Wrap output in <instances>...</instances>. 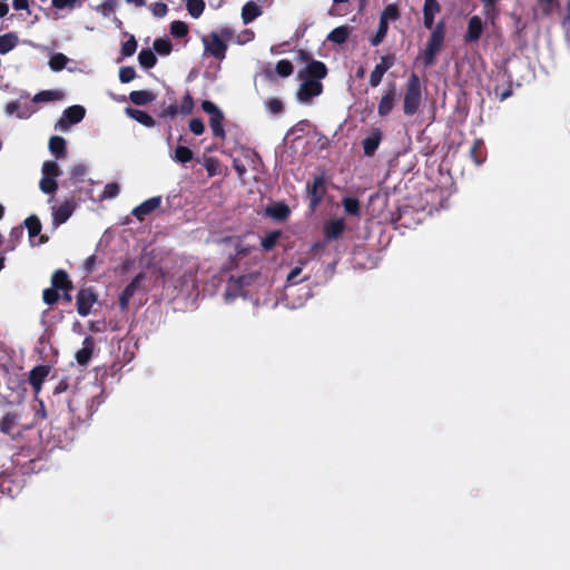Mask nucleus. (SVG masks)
Returning <instances> with one entry per match:
<instances>
[{
    "mask_svg": "<svg viewBox=\"0 0 570 570\" xmlns=\"http://www.w3.org/2000/svg\"><path fill=\"white\" fill-rule=\"evenodd\" d=\"M154 50L159 55H169L171 51V43L166 39H156L154 41Z\"/></svg>",
    "mask_w": 570,
    "mask_h": 570,
    "instance_id": "obj_39",
    "label": "nucleus"
},
{
    "mask_svg": "<svg viewBox=\"0 0 570 570\" xmlns=\"http://www.w3.org/2000/svg\"><path fill=\"white\" fill-rule=\"evenodd\" d=\"M203 110L209 115V126L215 137L224 139L226 136L224 129V114L223 111L212 101L205 100L202 102Z\"/></svg>",
    "mask_w": 570,
    "mask_h": 570,
    "instance_id": "obj_6",
    "label": "nucleus"
},
{
    "mask_svg": "<svg viewBox=\"0 0 570 570\" xmlns=\"http://www.w3.org/2000/svg\"><path fill=\"white\" fill-rule=\"evenodd\" d=\"M327 69L321 61H312L298 71L301 83L296 98L301 104H309L313 98L318 97L323 91L321 79L325 78Z\"/></svg>",
    "mask_w": 570,
    "mask_h": 570,
    "instance_id": "obj_1",
    "label": "nucleus"
},
{
    "mask_svg": "<svg viewBox=\"0 0 570 570\" xmlns=\"http://www.w3.org/2000/svg\"><path fill=\"white\" fill-rule=\"evenodd\" d=\"M266 212L268 216L278 220L285 219L289 214L288 207L284 204H275L268 207Z\"/></svg>",
    "mask_w": 570,
    "mask_h": 570,
    "instance_id": "obj_30",
    "label": "nucleus"
},
{
    "mask_svg": "<svg viewBox=\"0 0 570 570\" xmlns=\"http://www.w3.org/2000/svg\"><path fill=\"white\" fill-rule=\"evenodd\" d=\"M382 134L379 129L373 130L364 140V154L368 157L373 156L380 146Z\"/></svg>",
    "mask_w": 570,
    "mask_h": 570,
    "instance_id": "obj_19",
    "label": "nucleus"
},
{
    "mask_svg": "<svg viewBox=\"0 0 570 570\" xmlns=\"http://www.w3.org/2000/svg\"><path fill=\"white\" fill-rule=\"evenodd\" d=\"M17 425V415L12 413L6 414L0 421V431L10 434Z\"/></svg>",
    "mask_w": 570,
    "mask_h": 570,
    "instance_id": "obj_31",
    "label": "nucleus"
},
{
    "mask_svg": "<svg viewBox=\"0 0 570 570\" xmlns=\"http://www.w3.org/2000/svg\"><path fill=\"white\" fill-rule=\"evenodd\" d=\"M234 169L236 170V173L238 174V177H243V175L245 174L246 171V168L244 165H242L239 161L237 160H234V165H233Z\"/></svg>",
    "mask_w": 570,
    "mask_h": 570,
    "instance_id": "obj_60",
    "label": "nucleus"
},
{
    "mask_svg": "<svg viewBox=\"0 0 570 570\" xmlns=\"http://www.w3.org/2000/svg\"><path fill=\"white\" fill-rule=\"evenodd\" d=\"M178 114V106L170 105L167 108H165L161 112L163 117H170L174 118Z\"/></svg>",
    "mask_w": 570,
    "mask_h": 570,
    "instance_id": "obj_58",
    "label": "nucleus"
},
{
    "mask_svg": "<svg viewBox=\"0 0 570 570\" xmlns=\"http://www.w3.org/2000/svg\"><path fill=\"white\" fill-rule=\"evenodd\" d=\"M126 114L135 119L136 121L140 122L141 125L146 126V127H154L156 125V121L155 119L149 116L147 112L142 111V110H139V109H132V108H127L126 109Z\"/></svg>",
    "mask_w": 570,
    "mask_h": 570,
    "instance_id": "obj_22",
    "label": "nucleus"
},
{
    "mask_svg": "<svg viewBox=\"0 0 570 570\" xmlns=\"http://www.w3.org/2000/svg\"><path fill=\"white\" fill-rule=\"evenodd\" d=\"M52 223L55 226H59L66 223L72 215L75 206L71 202L66 200L61 205L52 206Z\"/></svg>",
    "mask_w": 570,
    "mask_h": 570,
    "instance_id": "obj_13",
    "label": "nucleus"
},
{
    "mask_svg": "<svg viewBox=\"0 0 570 570\" xmlns=\"http://www.w3.org/2000/svg\"><path fill=\"white\" fill-rule=\"evenodd\" d=\"M129 99L135 105L144 106L151 102L155 99V96L147 90H135L130 92Z\"/></svg>",
    "mask_w": 570,
    "mask_h": 570,
    "instance_id": "obj_26",
    "label": "nucleus"
},
{
    "mask_svg": "<svg viewBox=\"0 0 570 570\" xmlns=\"http://www.w3.org/2000/svg\"><path fill=\"white\" fill-rule=\"evenodd\" d=\"M188 12L191 17L198 18L202 16L205 3L203 0H185Z\"/></svg>",
    "mask_w": 570,
    "mask_h": 570,
    "instance_id": "obj_35",
    "label": "nucleus"
},
{
    "mask_svg": "<svg viewBox=\"0 0 570 570\" xmlns=\"http://www.w3.org/2000/svg\"><path fill=\"white\" fill-rule=\"evenodd\" d=\"M323 187V180L321 178H316L313 184V198L312 203L315 205L318 202L317 191Z\"/></svg>",
    "mask_w": 570,
    "mask_h": 570,
    "instance_id": "obj_57",
    "label": "nucleus"
},
{
    "mask_svg": "<svg viewBox=\"0 0 570 570\" xmlns=\"http://www.w3.org/2000/svg\"><path fill=\"white\" fill-rule=\"evenodd\" d=\"M262 14V9L255 2H247L242 9V19L245 24H248L254 19Z\"/></svg>",
    "mask_w": 570,
    "mask_h": 570,
    "instance_id": "obj_23",
    "label": "nucleus"
},
{
    "mask_svg": "<svg viewBox=\"0 0 570 570\" xmlns=\"http://www.w3.org/2000/svg\"><path fill=\"white\" fill-rule=\"evenodd\" d=\"M136 77V71L132 67H122L119 70V80L122 83H128Z\"/></svg>",
    "mask_w": 570,
    "mask_h": 570,
    "instance_id": "obj_46",
    "label": "nucleus"
},
{
    "mask_svg": "<svg viewBox=\"0 0 570 570\" xmlns=\"http://www.w3.org/2000/svg\"><path fill=\"white\" fill-rule=\"evenodd\" d=\"M96 302V296L90 289H81L77 295V311L81 316L89 315Z\"/></svg>",
    "mask_w": 570,
    "mask_h": 570,
    "instance_id": "obj_12",
    "label": "nucleus"
},
{
    "mask_svg": "<svg viewBox=\"0 0 570 570\" xmlns=\"http://www.w3.org/2000/svg\"><path fill=\"white\" fill-rule=\"evenodd\" d=\"M232 36V29L223 28L219 32L213 31L208 36L203 37L205 52L215 57L218 60H223L225 58L227 50L225 40L230 39Z\"/></svg>",
    "mask_w": 570,
    "mask_h": 570,
    "instance_id": "obj_2",
    "label": "nucleus"
},
{
    "mask_svg": "<svg viewBox=\"0 0 570 570\" xmlns=\"http://www.w3.org/2000/svg\"><path fill=\"white\" fill-rule=\"evenodd\" d=\"M49 150L57 158L66 156V140L60 136H53L49 140Z\"/></svg>",
    "mask_w": 570,
    "mask_h": 570,
    "instance_id": "obj_27",
    "label": "nucleus"
},
{
    "mask_svg": "<svg viewBox=\"0 0 570 570\" xmlns=\"http://www.w3.org/2000/svg\"><path fill=\"white\" fill-rule=\"evenodd\" d=\"M389 27L383 22L379 24L376 35L371 39L372 46H379L387 33Z\"/></svg>",
    "mask_w": 570,
    "mask_h": 570,
    "instance_id": "obj_50",
    "label": "nucleus"
},
{
    "mask_svg": "<svg viewBox=\"0 0 570 570\" xmlns=\"http://www.w3.org/2000/svg\"><path fill=\"white\" fill-rule=\"evenodd\" d=\"M267 111L272 115H278L283 111V104L277 98H269L265 101Z\"/></svg>",
    "mask_w": 570,
    "mask_h": 570,
    "instance_id": "obj_41",
    "label": "nucleus"
},
{
    "mask_svg": "<svg viewBox=\"0 0 570 570\" xmlns=\"http://www.w3.org/2000/svg\"><path fill=\"white\" fill-rule=\"evenodd\" d=\"M399 18V10L395 4H389L381 13L380 21L389 27V21H395Z\"/></svg>",
    "mask_w": 570,
    "mask_h": 570,
    "instance_id": "obj_36",
    "label": "nucleus"
},
{
    "mask_svg": "<svg viewBox=\"0 0 570 570\" xmlns=\"http://www.w3.org/2000/svg\"><path fill=\"white\" fill-rule=\"evenodd\" d=\"M394 65V57L393 56H383L381 58V61L374 67L370 75V85L372 87H377L382 79L384 73Z\"/></svg>",
    "mask_w": 570,
    "mask_h": 570,
    "instance_id": "obj_10",
    "label": "nucleus"
},
{
    "mask_svg": "<svg viewBox=\"0 0 570 570\" xmlns=\"http://www.w3.org/2000/svg\"><path fill=\"white\" fill-rule=\"evenodd\" d=\"M189 129L194 135H202L205 131L204 122L199 118H193L189 121Z\"/></svg>",
    "mask_w": 570,
    "mask_h": 570,
    "instance_id": "obj_52",
    "label": "nucleus"
},
{
    "mask_svg": "<svg viewBox=\"0 0 570 570\" xmlns=\"http://www.w3.org/2000/svg\"><path fill=\"white\" fill-rule=\"evenodd\" d=\"M422 100V90L420 78L416 73H412L409 77L406 83V90L403 99V111L407 116L414 115L421 105Z\"/></svg>",
    "mask_w": 570,
    "mask_h": 570,
    "instance_id": "obj_3",
    "label": "nucleus"
},
{
    "mask_svg": "<svg viewBox=\"0 0 570 570\" xmlns=\"http://www.w3.org/2000/svg\"><path fill=\"white\" fill-rule=\"evenodd\" d=\"M483 32V21L479 16H473L470 18L468 23V31L465 35L466 42H475L480 39Z\"/></svg>",
    "mask_w": 570,
    "mask_h": 570,
    "instance_id": "obj_16",
    "label": "nucleus"
},
{
    "mask_svg": "<svg viewBox=\"0 0 570 570\" xmlns=\"http://www.w3.org/2000/svg\"><path fill=\"white\" fill-rule=\"evenodd\" d=\"M26 227L28 228L29 237L33 238L38 236L41 232V223L39 218L35 215L28 217L24 222Z\"/></svg>",
    "mask_w": 570,
    "mask_h": 570,
    "instance_id": "obj_33",
    "label": "nucleus"
},
{
    "mask_svg": "<svg viewBox=\"0 0 570 570\" xmlns=\"http://www.w3.org/2000/svg\"><path fill=\"white\" fill-rule=\"evenodd\" d=\"M347 37H348V28L342 26V27H337L334 30H332L327 36V40H330L334 43L341 45L346 41Z\"/></svg>",
    "mask_w": 570,
    "mask_h": 570,
    "instance_id": "obj_29",
    "label": "nucleus"
},
{
    "mask_svg": "<svg viewBox=\"0 0 570 570\" xmlns=\"http://www.w3.org/2000/svg\"><path fill=\"white\" fill-rule=\"evenodd\" d=\"M12 4L16 10H27L29 7L28 0H13Z\"/></svg>",
    "mask_w": 570,
    "mask_h": 570,
    "instance_id": "obj_59",
    "label": "nucleus"
},
{
    "mask_svg": "<svg viewBox=\"0 0 570 570\" xmlns=\"http://www.w3.org/2000/svg\"><path fill=\"white\" fill-rule=\"evenodd\" d=\"M48 370L45 366L35 367L29 375V382L35 391V394L38 395L41 391L42 383L48 375Z\"/></svg>",
    "mask_w": 570,
    "mask_h": 570,
    "instance_id": "obj_18",
    "label": "nucleus"
},
{
    "mask_svg": "<svg viewBox=\"0 0 570 570\" xmlns=\"http://www.w3.org/2000/svg\"><path fill=\"white\" fill-rule=\"evenodd\" d=\"M445 35L444 22H439L432 30L430 39L422 51V57L424 59V65L426 67L432 66L435 61V56L442 48Z\"/></svg>",
    "mask_w": 570,
    "mask_h": 570,
    "instance_id": "obj_5",
    "label": "nucleus"
},
{
    "mask_svg": "<svg viewBox=\"0 0 570 570\" xmlns=\"http://www.w3.org/2000/svg\"><path fill=\"white\" fill-rule=\"evenodd\" d=\"M62 98L63 92L60 90H43L33 96L32 102H50L61 100Z\"/></svg>",
    "mask_w": 570,
    "mask_h": 570,
    "instance_id": "obj_25",
    "label": "nucleus"
},
{
    "mask_svg": "<svg viewBox=\"0 0 570 570\" xmlns=\"http://www.w3.org/2000/svg\"><path fill=\"white\" fill-rule=\"evenodd\" d=\"M276 72L281 77H287L293 72L292 62L288 60H279L276 65Z\"/></svg>",
    "mask_w": 570,
    "mask_h": 570,
    "instance_id": "obj_44",
    "label": "nucleus"
},
{
    "mask_svg": "<svg viewBox=\"0 0 570 570\" xmlns=\"http://www.w3.org/2000/svg\"><path fill=\"white\" fill-rule=\"evenodd\" d=\"M441 11L436 0H425L423 6V16L434 17Z\"/></svg>",
    "mask_w": 570,
    "mask_h": 570,
    "instance_id": "obj_37",
    "label": "nucleus"
},
{
    "mask_svg": "<svg viewBox=\"0 0 570 570\" xmlns=\"http://www.w3.org/2000/svg\"><path fill=\"white\" fill-rule=\"evenodd\" d=\"M51 284L53 288L62 291H70L72 287L67 273L62 269H58L53 273Z\"/></svg>",
    "mask_w": 570,
    "mask_h": 570,
    "instance_id": "obj_21",
    "label": "nucleus"
},
{
    "mask_svg": "<svg viewBox=\"0 0 570 570\" xmlns=\"http://www.w3.org/2000/svg\"><path fill=\"white\" fill-rule=\"evenodd\" d=\"M395 102H396V88H395V85L391 83L379 102L377 114L381 117H386L394 108Z\"/></svg>",
    "mask_w": 570,
    "mask_h": 570,
    "instance_id": "obj_11",
    "label": "nucleus"
},
{
    "mask_svg": "<svg viewBox=\"0 0 570 570\" xmlns=\"http://www.w3.org/2000/svg\"><path fill=\"white\" fill-rule=\"evenodd\" d=\"M193 108H194L193 98L189 94H187L184 97L181 105L178 107V112H180L181 115H189L193 111Z\"/></svg>",
    "mask_w": 570,
    "mask_h": 570,
    "instance_id": "obj_49",
    "label": "nucleus"
},
{
    "mask_svg": "<svg viewBox=\"0 0 570 570\" xmlns=\"http://www.w3.org/2000/svg\"><path fill=\"white\" fill-rule=\"evenodd\" d=\"M86 173L87 167L83 164L75 165L70 170L71 178L75 180L81 179L86 175Z\"/></svg>",
    "mask_w": 570,
    "mask_h": 570,
    "instance_id": "obj_53",
    "label": "nucleus"
},
{
    "mask_svg": "<svg viewBox=\"0 0 570 570\" xmlns=\"http://www.w3.org/2000/svg\"><path fill=\"white\" fill-rule=\"evenodd\" d=\"M19 39L16 33L8 32L0 36V53L6 55L17 47Z\"/></svg>",
    "mask_w": 570,
    "mask_h": 570,
    "instance_id": "obj_24",
    "label": "nucleus"
},
{
    "mask_svg": "<svg viewBox=\"0 0 570 570\" xmlns=\"http://www.w3.org/2000/svg\"><path fill=\"white\" fill-rule=\"evenodd\" d=\"M4 111L7 116L17 115V117L20 119H27L35 112V108L31 104L11 101L7 104Z\"/></svg>",
    "mask_w": 570,
    "mask_h": 570,
    "instance_id": "obj_14",
    "label": "nucleus"
},
{
    "mask_svg": "<svg viewBox=\"0 0 570 570\" xmlns=\"http://www.w3.org/2000/svg\"><path fill=\"white\" fill-rule=\"evenodd\" d=\"M343 206L347 214L357 215L360 212L358 200L355 198L346 197L343 199Z\"/></svg>",
    "mask_w": 570,
    "mask_h": 570,
    "instance_id": "obj_42",
    "label": "nucleus"
},
{
    "mask_svg": "<svg viewBox=\"0 0 570 570\" xmlns=\"http://www.w3.org/2000/svg\"><path fill=\"white\" fill-rule=\"evenodd\" d=\"M170 32L176 37H184L188 32V27L183 21H174L170 26Z\"/></svg>",
    "mask_w": 570,
    "mask_h": 570,
    "instance_id": "obj_47",
    "label": "nucleus"
},
{
    "mask_svg": "<svg viewBox=\"0 0 570 570\" xmlns=\"http://www.w3.org/2000/svg\"><path fill=\"white\" fill-rule=\"evenodd\" d=\"M94 343L90 337H86L82 342V347L76 353V360L78 364L86 366L92 355Z\"/></svg>",
    "mask_w": 570,
    "mask_h": 570,
    "instance_id": "obj_20",
    "label": "nucleus"
},
{
    "mask_svg": "<svg viewBox=\"0 0 570 570\" xmlns=\"http://www.w3.org/2000/svg\"><path fill=\"white\" fill-rule=\"evenodd\" d=\"M69 61V58L63 53H55L49 60V67L53 71L62 70Z\"/></svg>",
    "mask_w": 570,
    "mask_h": 570,
    "instance_id": "obj_32",
    "label": "nucleus"
},
{
    "mask_svg": "<svg viewBox=\"0 0 570 570\" xmlns=\"http://www.w3.org/2000/svg\"><path fill=\"white\" fill-rule=\"evenodd\" d=\"M129 299L130 298L128 296H125V294L121 293L120 306H121L122 309L127 308Z\"/></svg>",
    "mask_w": 570,
    "mask_h": 570,
    "instance_id": "obj_64",
    "label": "nucleus"
},
{
    "mask_svg": "<svg viewBox=\"0 0 570 570\" xmlns=\"http://www.w3.org/2000/svg\"><path fill=\"white\" fill-rule=\"evenodd\" d=\"M253 275H244L240 277H230L226 292H225V301L229 302L234 299L237 296H246V293L244 292V287L248 286L250 282L253 281Z\"/></svg>",
    "mask_w": 570,
    "mask_h": 570,
    "instance_id": "obj_9",
    "label": "nucleus"
},
{
    "mask_svg": "<svg viewBox=\"0 0 570 570\" xmlns=\"http://www.w3.org/2000/svg\"><path fill=\"white\" fill-rule=\"evenodd\" d=\"M41 175L42 177L40 179L39 187L43 194L51 195L48 199V203L50 204L56 190L58 189L57 178L61 175V169L56 161L47 160L42 165Z\"/></svg>",
    "mask_w": 570,
    "mask_h": 570,
    "instance_id": "obj_4",
    "label": "nucleus"
},
{
    "mask_svg": "<svg viewBox=\"0 0 570 570\" xmlns=\"http://www.w3.org/2000/svg\"><path fill=\"white\" fill-rule=\"evenodd\" d=\"M344 229L345 222L343 218L331 219L324 225V233L327 239H336L342 235Z\"/></svg>",
    "mask_w": 570,
    "mask_h": 570,
    "instance_id": "obj_17",
    "label": "nucleus"
},
{
    "mask_svg": "<svg viewBox=\"0 0 570 570\" xmlns=\"http://www.w3.org/2000/svg\"><path fill=\"white\" fill-rule=\"evenodd\" d=\"M137 49V42L134 36H131L121 47V53L125 57H130Z\"/></svg>",
    "mask_w": 570,
    "mask_h": 570,
    "instance_id": "obj_48",
    "label": "nucleus"
},
{
    "mask_svg": "<svg viewBox=\"0 0 570 570\" xmlns=\"http://www.w3.org/2000/svg\"><path fill=\"white\" fill-rule=\"evenodd\" d=\"M120 187L116 183H109L105 186L100 199H112L119 195Z\"/></svg>",
    "mask_w": 570,
    "mask_h": 570,
    "instance_id": "obj_38",
    "label": "nucleus"
},
{
    "mask_svg": "<svg viewBox=\"0 0 570 570\" xmlns=\"http://www.w3.org/2000/svg\"><path fill=\"white\" fill-rule=\"evenodd\" d=\"M155 17L163 18L167 13V6L163 2H156L151 7Z\"/></svg>",
    "mask_w": 570,
    "mask_h": 570,
    "instance_id": "obj_56",
    "label": "nucleus"
},
{
    "mask_svg": "<svg viewBox=\"0 0 570 570\" xmlns=\"http://www.w3.org/2000/svg\"><path fill=\"white\" fill-rule=\"evenodd\" d=\"M539 6L546 14H550L557 7L556 0H539Z\"/></svg>",
    "mask_w": 570,
    "mask_h": 570,
    "instance_id": "obj_55",
    "label": "nucleus"
},
{
    "mask_svg": "<svg viewBox=\"0 0 570 570\" xmlns=\"http://www.w3.org/2000/svg\"><path fill=\"white\" fill-rule=\"evenodd\" d=\"M96 258L95 256H89L85 262V268L87 272H91L95 265Z\"/></svg>",
    "mask_w": 570,
    "mask_h": 570,
    "instance_id": "obj_61",
    "label": "nucleus"
},
{
    "mask_svg": "<svg viewBox=\"0 0 570 570\" xmlns=\"http://www.w3.org/2000/svg\"><path fill=\"white\" fill-rule=\"evenodd\" d=\"M424 27L433 30L434 17L423 16Z\"/></svg>",
    "mask_w": 570,
    "mask_h": 570,
    "instance_id": "obj_62",
    "label": "nucleus"
},
{
    "mask_svg": "<svg viewBox=\"0 0 570 570\" xmlns=\"http://www.w3.org/2000/svg\"><path fill=\"white\" fill-rule=\"evenodd\" d=\"M52 6L57 9L72 10L81 6L80 0H52Z\"/></svg>",
    "mask_w": 570,
    "mask_h": 570,
    "instance_id": "obj_43",
    "label": "nucleus"
},
{
    "mask_svg": "<svg viewBox=\"0 0 570 570\" xmlns=\"http://www.w3.org/2000/svg\"><path fill=\"white\" fill-rule=\"evenodd\" d=\"M498 0H484V7H485V10L487 12L489 13L491 10L494 9V3L497 2Z\"/></svg>",
    "mask_w": 570,
    "mask_h": 570,
    "instance_id": "obj_63",
    "label": "nucleus"
},
{
    "mask_svg": "<svg viewBox=\"0 0 570 570\" xmlns=\"http://www.w3.org/2000/svg\"><path fill=\"white\" fill-rule=\"evenodd\" d=\"M117 1L116 0H106L101 4H99L96 10L101 13L104 17H109L116 9Z\"/></svg>",
    "mask_w": 570,
    "mask_h": 570,
    "instance_id": "obj_40",
    "label": "nucleus"
},
{
    "mask_svg": "<svg viewBox=\"0 0 570 570\" xmlns=\"http://www.w3.org/2000/svg\"><path fill=\"white\" fill-rule=\"evenodd\" d=\"M304 265H305V261H301L299 266L294 267L287 275L285 301H286V306H288L289 308L302 307L304 305L305 301L311 297V292H309V289H307V291H305L303 298H299L298 301H293V299H291V293L288 292L291 286L297 283L296 278L302 273Z\"/></svg>",
    "mask_w": 570,
    "mask_h": 570,
    "instance_id": "obj_8",
    "label": "nucleus"
},
{
    "mask_svg": "<svg viewBox=\"0 0 570 570\" xmlns=\"http://www.w3.org/2000/svg\"><path fill=\"white\" fill-rule=\"evenodd\" d=\"M86 115V109L80 105L68 107L55 125L56 130L67 131L71 125L80 122Z\"/></svg>",
    "mask_w": 570,
    "mask_h": 570,
    "instance_id": "obj_7",
    "label": "nucleus"
},
{
    "mask_svg": "<svg viewBox=\"0 0 570 570\" xmlns=\"http://www.w3.org/2000/svg\"><path fill=\"white\" fill-rule=\"evenodd\" d=\"M138 60L141 67L151 68L155 66L157 59L151 50H141L138 55Z\"/></svg>",
    "mask_w": 570,
    "mask_h": 570,
    "instance_id": "obj_34",
    "label": "nucleus"
},
{
    "mask_svg": "<svg viewBox=\"0 0 570 570\" xmlns=\"http://www.w3.org/2000/svg\"><path fill=\"white\" fill-rule=\"evenodd\" d=\"M57 291L53 287L45 289L42 294L43 302L48 305L55 304L59 298Z\"/></svg>",
    "mask_w": 570,
    "mask_h": 570,
    "instance_id": "obj_51",
    "label": "nucleus"
},
{
    "mask_svg": "<svg viewBox=\"0 0 570 570\" xmlns=\"http://www.w3.org/2000/svg\"><path fill=\"white\" fill-rule=\"evenodd\" d=\"M161 204V197H151L132 209V215L142 220L147 215L157 209Z\"/></svg>",
    "mask_w": 570,
    "mask_h": 570,
    "instance_id": "obj_15",
    "label": "nucleus"
},
{
    "mask_svg": "<svg viewBox=\"0 0 570 570\" xmlns=\"http://www.w3.org/2000/svg\"><path fill=\"white\" fill-rule=\"evenodd\" d=\"M170 157L176 163L186 164L193 159L194 154L188 147L178 146Z\"/></svg>",
    "mask_w": 570,
    "mask_h": 570,
    "instance_id": "obj_28",
    "label": "nucleus"
},
{
    "mask_svg": "<svg viewBox=\"0 0 570 570\" xmlns=\"http://www.w3.org/2000/svg\"><path fill=\"white\" fill-rule=\"evenodd\" d=\"M281 233L279 232H272L269 233L268 235H266L263 239H262V246L265 250H269L272 249L278 237H279Z\"/></svg>",
    "mask_w": 570,
    "mask_h": 570,
    "instance_id": "obj_45",
    "label": "nucleus"
},
{
    "mask_svg": "<svg viewBox=\"0 0 570 570\" xmlns=\"http://www.w3.org/2000/svg\"><path fill=\"white\" fill-rule=\"evenodd\" d=\"M142 278V275L139 274L137 275L132 282L126 286V288L124 289L122 294H125V296H128L129 298L135 294L136 292V288L140 282V279Z\"/></svg>",
    "mask_w": 570,
    "mask_h": 570,
    "instance_id": "obj_54",
    "label": "nucleus"
}]
</instances>
